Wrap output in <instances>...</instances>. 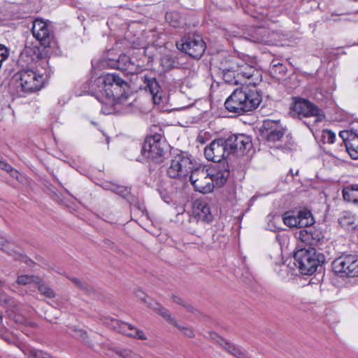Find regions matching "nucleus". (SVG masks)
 I'll return each mask as SVG.
<instances>
[{
    "label": "nucleus",
    "mask_w": 358,
    "mask_h": 358,
    "mask_svg": "<svg viewBox=\"0 0 358 358\" xmlns=\"http://www.w3.org/2000/svg\"><path fill=\"white\" fill-rule=\"evenodd\" d=\"M222 71L223 80L231 85L244 83L255 87L262 81V71L256 67V61L248 55L231 58Z\"/></svg>",
    "instance_id": "f257e3e1"
},
{
    "label": "nucleus",
    "mask_w": 358,
    "mask_h": 358,
    "mask_svg": "<svg viewBox=\"0 0 358 358\" xmlns=\"http://www.w3.org/2000/svg\"><path fill=\"white\" fill-rule=\"evenodd\" d=\"M92 89L100 103L106 104L107 101H113L115 104H122L128 98L129 85L117 73H105L93 82Z\"/></svg>",
    "instance_id": "f03ea898"
},
{
    "label": "nucleus",
    "mask_w": 358,
    "mask_h": 358,
    "mask_svg": "<svg viewBox=\"0 0 358 358\" xmlns=\"http://www.w3.org/2000/svg\"><path fill=\"white\" fill-rule=\"evenodd\" d=\"M51 69H41L38 66L24 69L15 73L12 78V85L17 96L22 97L41 90L49 78Z\"/></svg>",
    "instance_id": "7ed1b4c3"
},
{
    "label": "nucleus",
    "mask_w": 358,
    "mask_h": 358,
    "mask_svg": "<svg viewBox=\"0 0 358 358\" xmlns=\"http://www.w3.org/2000/svg\"><path fill=\"white\" fill-rule=\"evenodd\" d=\"M262 102V95L255 88L243 86L236 89L224 102L230 113L243 115L256 109Z\"/></svg>",
    "instance_id": "20e7f679"
},
{
    "label": "nucleus",
    "mask_w": 358,
    "mask_h": 358,
    "mask_svg": "<svg viewBox=\"0 0 358 358\" xmlns=\"http://www.w3.org/2000/svg\"><path fill=\"white\" fill-rule=\"evenodd\" d=\"M294 264L303 275H311L324 262V256L313 247L298 250L294 255Z\"/></svg>",
    "instance_id": "39448f33"
},
{
    "label": "nucleus",
    "mask_w": 358,
    "mask_h": 358,
    "mask_svg": "<svg viewBox=\"0 0 358 358\" xmlns=\"http://www.w3.org/2000/svg\"><path fill=\"white\" fill-rule=\"evenodd\" d=\"M168 145L161 133H155L146 137L141 148V154L155 164L162 163L167 154Z\"/></svg>",
    "instance_id": "423d86ee"
},
{
    "label": "nucleus",
    "mask_w": 358,
    "mask_h": 358,
    "mask_svg": "<svg viewBox=\"0 0 358 358\" xmlns=\"http://www.w3.org/2000/svg\"><path fill=\"white\" fill-rule=\"evenodd\" d=\"M177 48L194 59H199L204 53L206 46L199 34L185 36L176 43Z\"/></svg>",
    "instance_id": "0eeeda50"
},
{
    "label": "nucleus",
    "mask_w": 358,
    "mask_h": 358,
    "mask_svg": "<svg viewBox=\"0 0 358 358\" xmlns=\"http://www.w3.org/2000/svg\"><path fill=\"white\" fill-rule=\"evenodd\" d=\"M335 273L341 277L355 278L358 276V255H343L333 262Z\"/></svg>",
    "instance_id": "6e6552de"
},
{
    "label": "nucleus",
    "mask_w": 358,
    "mask_h": 358,
    "mask_svg": "<svg viewBox=\"0 0 358 358\" xmlns=\"http://www.w3.org/2000/svg\"><path fill=\"white\" fill-rule=\"evenodd\" d=\"M291 111L293 115H297L299 118L315 117V122L324 118L322 110L307 99H298L295 100L291 108Z\"/></svg>",
    "instance_id": "1a4fd4ad"
},
{
    "label": "nucleus",
    "mask_w": 358,
    "mask_h": 358,
    "mask_svg": "<svg viewBox=\"0 0 358 358\" xmlns=\"http://www.w3.org/2000/svg\"><path fill=\"white\" fill-rule=\"evenodd\" d=\"M190 173L189 179L196 191L203 194L213 191L212 180L206 167L200 166L194 169H192Z\"/></svg>",
    "instance_id": "9d476101"
},
{
    "label": "nucleus",
    "mask_w": 358,
    "mask_h": 358,
    "mask_svg": "<svg viewBox=\"0 0 358 358\" xmlns=\"http://www.w3.org/2000/svg\"><path fill=\"white\" fill-rule=\"evenodd\" d=\"M44 49L41 50L40 47L32 43L26 45L20 55V61L27 64L32 65L38 64L37 66H41V69H50L48 67V61L43 57Z\"/></svg>",
    "instance_id": "9b49d317"
},
{
    "label": "nucleus",
    "mask_w": 358,
    "mask_h": 358,
    "mask_svg": "<svg viewBox=\"0 0 358 358\" xmlns=\"http://www.w3.org/2000/svg\"><path fill=\"white\" fill-rule=\"evenodd\" d=\"M231 154L227 138H220L213 141L204 149V155L208 160L222 162V159Z\"/></svg>",
    "instance_id": "f8f14e48"
},
{
    "label": "nucleus",
    "mask_w": 358,
    "mask_h": 358,
    "mask_svg": "<svg viewBox=\"0 0 358 358\" xmlns=\"http://www.w3.org/2000/svg\"><path fill=\"white\" fill-rule=\"evenodd\" d=\"M193 169L192 160L181 155H176L171 162L167 175L172 178L186 177Z\"/></svg>",
    "instance_id": "ddd939ff"
},
{
    "label": "nucleus",
    "mask_w": 358,
    "mask_h": 358,
    "mask_svg": "<svg viewBox=\"0 0 358 358\" xmlns=\"http://www.w3.org/2000/svg\"><path fill=\"white\" fill-rule=\"evenodd\" d=\"M108 65L112 69H120L129 74H137L143 69V66L133 62L131 58L125 55L122 54L117 59L113 58H108Z\"/></svg>",
    "instance_id": "4468645a"
},
{
    "label": "nucleus",
    "mask_w": 358,
    "mask_h": 358,
    "mask_svg": "<svg viewBox=\"0 0 358 358\" xmlns=\"http://www.w3.org/2000/svg\"><path fill=\"white\" fill-rule=\"evenodd\" d=\"M207 169L213 189L215 187H222L226 183L229 176V165L226 162L217 163Z\"/></svg>",
    "instance_id": "2eb2a0df"
},
{
    "label": "nucleus",
    "mask_w": 358,
    "mask_h": 358,
    "mask_svg": "<svg viewBox=\"0 0 358 358\" xmlns=\"http://www.w3.org/2000/svg\"><path fill=\"white\" fill-rule=\"evenodd\" d=\"M284 134V129L278 122L271 120L264 121L262 135L268 143H275L280 141Z\"/></svg>",
    "instance_id": "dca6fc26"
},
{
    "label": "nucleus",
    "mask_w": 358,
    "mask_h": 358,
    "mask_svg": "<svg viewBox=\"0 0 358 358\" xmlns=\"http://www.w3.org/2000/svg\"><path fill=\"white\" fill-rule=\"evenodd\" d=\"M31 31L34 37L45 48L50 46L52 35L45 22L41 19H36L33 22Z\"/></svg>",
    "instance_id": "f3484780"
},
{
    "label": "nucleus",
    "mask_w": 358,
    "mask_h": 358,
    "mask_svg": "<svg viewBox=\"0 0 358 358\" xmlns=\"http://www.w3.org/2000/svg\"><path fill=\"white\" fill-rule=\"evenodd\" d=\"M149 306L153 310H156L157 313L160 315L166 322L177 327L185 336L189 338L194 337V331L191 327L180 325L176 319L172 317L169 310L162 306L161 304L155 302L150 304Z\"/></svg>",
    "instance_id": "a211bd4d"
},
{
    "label": "nucleus",
    "mask_w": 358,
    "mask_h": 358,
    "mask_svg": "<svg viewBox=\"0 0 358 358\" xmlns=\"http://www.w3.org/2000/svg\"><path fill=\"white\" fill-rule=\"evenodd\" d=\"M109 324L117 331L127 336L141 340L147 339V336L142 330L138 329L127 322L117 319H111Z\"/></svg>",
    "instance_id": "6ab92c4d"
},
{
    "label": "nucleus",
    "mask_w": 358,
    "mask_h": 358,
    "mask_svg": "<svg viewBox=\"0 0 358 358\" xmlns=\"http://www.w3.org/2000/svg\"><path fill=\"white\" fill-rule=\"evenodd\" d=\"M198 221L203 222H211L213 220V215L211 213L208 203L202 199H196L192 206V217Z\"/></svg>",
    "instance_id": "aec40b11"
},
{
    "label": "nucleus",
    "mask_w": 358,
    "mask_h": 358,
    "mask_svg": "<svg viewBox=\"0 0 358 358\" xmlns=\"http://www.w3.org/2000/svg\"><path fill=\"white\" fill-rule=\"evenodd\" d=\"M227 139L231 154L238 151L243 152L252 146L250 137L243 134H232L229 136Z\"/></svg>",
    "instance_id": "412c9836"
},
{
    "label": "nucleus",
    "mask_w": 358,
    "mask_h": 358,
    "mask_svg": "<svg viewBox=\"0 0 358 358\" xmlns=\"http://www.w3.org/2000/svg\"><path fill=\"white\" fill-rule=\"evenodd\" d=\"M299 239L309 247L317 245L322 238L321 233L315 229H301L298 234Z\"/></svg>",
    "instance_id": "4be33fe9"
},
{
    "label": "nucleus",
    "mask_w": 358,
    "mask_h": 358,
    "mask_svg": "<svg viewBox=\"0 0 358 358\" xmlns=\"http://www.w3.org/2000/svg\"><path fill=\"white\" fill-rule=\"evenodd\" d=\"M144 83L145 84V89L152 96L154 103L159 104L162 101V92L160 91V86L156 78L145 76Z\"/></svg>",
    "instance_id": "5701e85b"
},
{
    "label": "nucleus",
    "mask_w": 358,
    "mask_h": 358,
    "mask_svg": "<svg viewBox=\"0 0 358 358\" xmlns=\"http://www.w3.org/2000/svg\"><path fill=\"white\" fill-rule=\"evenodd\" d=\"M248 39L254 43L270 44L272 41L269 38L268 29L262 27H257L249 34Z\"/></svg>",
    "instance_id": "b1692460"
},
{
    "label": "nucleus",
    "mask_w": 358,
    "mask_h": 358,
    "mask_svg": "<svg viewBox=\"0 0 358 358\" xmlns=\"http://www.w3.org/2000/svg\"><path fill=\"white\" fill-rule=\"evenodd\" d=\"M345 201L358 206V184H352L343 189Z\"/></svg>",
    "instance_id": "393cba45"
},
{
    "label": "nucleus",
    "mask_w": 358,
    "mask_h": 358,
    "mask_svg": "<svg viewBox=\"0 0 358 358\" xmlns=\"http://www.w3.org/2000/svg\"><path fill=\"white\" fill-rule=\"evenodd\" d=\"M298 228H303L311 226L315 220L311 212L308 210H302L297 213Z\"/></svg>",
    "instance_id": "a878e982"
},
{
    "label": "nucleus",
    "mask_w": 358,
    "mask_h": 358,
    "mask_svg": "<svg viewBox=\"0 0 358 358\" xmlns=\"http://www.w3.org/2000/svg\"><path fill=\"white\" fill-rule=\"evenodd\" d=\"M217 342H219L220 345H222L227 352L231 353L236 358H243L246 355L245 352L241 350L238 347L232 345L222 338H220Z\"/></svg>",
    "instance_id": "bb28decb"
},
{
    "label": "nucleus",
    "mask_w": 358,
    "mask_h": 358,
    "mask_svg": "<svg viewBox=\"0 0 358 358\" xmlns=\"http://www.w3.org/2000/svg\"><path fill=\"white\" fill-rule=\"evenodd\" d=\"M346 150L353 159H358V135L352 136L350 141L346 143Z\"/></svg>",
    "instance_id": "cd10ccee"
},
{
    "label": "nucleus",
    "mask_w": 358,
    "mask_h": 358,
    "mask_svg": "<svg viewBox=\"0 0 358 358\" xmlns=\"http://www.w3.org/2000/svg\"><path fill=\"white\" fill-rule=\"evenodd\" d=\"M103 188L107 190H110L123 198H126L130 193V189L128 187L113 183H107L104 185Z\"/></svg>",
    "instance_id": "c85d7f7f"
},
{
    "label": "nucleus",
    "mask_w": 358,
    "mask_h": 358,
    "mask_svg": "<svg viewBox=\"0 0 358 358\" xmlns=\"http://www.w3.org/2000/svg\"><path fill=\"white\" fill-rule=\"evenodd\" d=\"M269 70L275 76L284 75L287 71L286 66L278 59H273Z\"/></svg>",
    "instance_id": "c756f323"
},
{
    "label": "nucleus",
    "mask_w": 358,
    "mask_h": 358,
    "mask_svg": "<svg viewBox=\"0 0 358 358\" xmlns=\"http://www.w3.org/2000/svg\"><path fill=\"white\" fill-rule=\"evenodd\" d=\"M166 20L173 27H180L182 24V19L177 12H169L166 14Z\"/></svg>",
    "instance_id": "7c9ffc66"
},
{
    "label": "nucleus",
    "mask_w": 358,
    "mask_h": 358,
    "mask_svg": "<svg viewBox=\"0 0 358 358\" xmlns=\"http://www.w3.org/2000/svg\"><path fill=\"white\" fill-rule=\"evenodd\" d=\"M17 282L23 285L31 283L37 285L41 282V279L38 276L24 275L19 276L17 279Z\"/></svg>",
    "instance_id": "2f4dec72"
},
{
    "label": "nucleus",
    "mask_w": 358,
    "mask_h": 358,
    "mask_svg": "<svg viewBox=\"0 0 358 358\" xmlns=\"http://www.w3.org/2000/svg\"><path fill=\"white\" fill-rule=\"evenodd\" d=\"M297 215H292L289 213H285L283 216V222L285 225L289 227H297L298 228V224H297Z\"/></svg>",
    "instance_id": "473e14b6"
},
{
    "label": "nucleus",
    "mask_w": 358,
    "mask_h": 358,
    "mask_svg": "<svg viewBox=\"0 0 358 358\" xmlns=\"http://www.w3.org/2000/svg\"><path fill=\"white\" fill-rule=\"evenodd\" d=\"M255 17L257 18L259 20L264 21L265 22H276V16L273 13H268L267 10H263L262 12L259 13L257 15H255Z\"/></svg>",
    "instance_id": "72a5a7b5"
},
{
    "label": "nucleus",
    "mask_w": 358,
    "mask_h": 358,
    "mask_svg": "<svg viewBox=\"0 0 358 358\" xmlns=\"http://www.w3.org/2000/svg\"><path fill=\"white\" fill-rule=\"evenodd\" d=\"M322 137L324 143H334L336 139V134L329 129H324L322 131Z\"/></svg>",
    "instance_id": "f704fd0d"
},
{
    "label": "nucleus",
    "mask_w": 358,
    "mask_h": 358,
    "mask_svg": "<svg viewBox=\"0 0 358 358\" xmlns=\"http://www.w3.org/2000/svg\"><path fill=\"white\" fill-rule=\"evenodd\" d=\"M38 290L45 296L48 298H54L55 296V293L50 287L45 284H38Z\"/></svg>",
    "instance_id": "c9c22d12"
},
{
    "label": "nucleus",
    "mask_w": 358,
    "mask_h": 358,
    "mask_svg": "<svg viewBox=\"0 0 358 358\" xmlns=\"http://www.w3.org/2000/svg\"><path fill=\"white\" fill-rule=\"evenodd\" d=\"M28 358H51L52 357L43 351L38 350H31L27 354Z\"/></svg>",
    "instance_id": "e433bc0d"
},
{
    "label": "nucleus",
    "mask_w": 358,
    "mask_h": 358,
    "mask_svg": "<svg viewBox=\"0 0 358 358\" xmlns=\"http://www.w3.org/2000/svg\"><path fill=\"white\" fill-rule=\"evenodd\" d=\"M274 270L282 278H285L288 275V266L284 263L276 264Z\"/></svg>",
    "instance_id": "4c0bfd02"
},
{
    "label": "nucleus",
    "mask_w": 358,
    "mask_h": 358,
    "mask_svg": "<svg viewBox=\"0 0 358 358\" xmlns=\"http://www.w3.org/2000/svg\"><path fill=\"white\" fill-rule=\"evenodd\" d=\"M172 299L173 301L178 303V304H180L182 306H184L185 308H187V310H188L190 312H193L194 311V308L192 305L187 303L183 299H182L181 297H180L179 296H176V295H173L172 296Z\"/></svg>",
    "instance_id": "58836bf2"
},
{
    "label": "nucleus",
    "mask_w": 358,
    "mask_h": 358,
    "mask_svg": "<svg viewBox=\"0 0 358 358\" xmlns=\"http://www.w3.org/2000/svg\"><path fill=\"white\" fill-rule=\"evenodd\" d=\"M356 135H357V134H355L352 131H348V130L341 131L339 133V136L343 140L345 145H346L347 141H350L351 138L352 137V136H356Z\"/></svg>",
    "instance_id": "ea45409f"
},
{
    "label": "nucleus",
    "mask_w": 358,
    "mask_h": 358,
    "mask_svg": "<svg viewBox=\"0 0 358 358\" xmlns=\"http://www.w3.org/2000/svg\"><path fill=\"white\" fill-rule=\"evenodd\" d=\"M10 247V243H8L4 238L0 237V249L6 251L10 255H13L12 252L9 250Z\"/></svg>",
    "instance_id": "a19ab883"
},
{
    "label": "nucleus",
    "mask_w": 358,
    "mask_h": 358,
    "mask_svg": "<svg viewBox=\"0 0 358 358\" xmlns=\"http://www.w3.org/2000/svg\"><path fill=\"white\" fill-rule=\"evenodd\" d=\"M339 222L342 226H346L348 224L352 225V224H354V223H355V218L353 216H350V215L348 217L343 216V217H341Z\"/></svg>",
    "instance_id": "79ce46f5"
},
{
    "label": "nucleus",
    "mask_w": 358,
    "mask_h": 358,
    "mask_svg": "<svg viewBox=\"0 0 358 358\" xmlns=\"http://www.w3.org/2000/svg\"><path fill=\"white\" fill-rule=\"evenodd\" d=\"M0 169L9 173L13 168L10 164L2 160L1 157H0Z\"/></svg>",
    "instance_id": "37998d69"
},
{
    "label": "nucleus",
    "mask_w": 358,
    "mask_h": 358,
    "mask_svg": "<svg viewBox=\"0 0 358 358\" xmlns=\"http://www.w3.org/2000/svg\"><path fill=\"white\" fill-rule=\"evenodd\" d=\"M121 355L123 358H136L137 355L131 351L124 350L121 352Z\"/></svg>",
    "instance_id": "c03bdc74"
},
{
    "label": "nucleus",
    "mask_w": 358,
    "mask_h": 358,
    "mask_svg": "<svg viewBox=\"0 0 358 358\" xmlns=\"http://www.w3.org/2000/svg\"><path fill=\"white\" fill-rule=\"evenodd\" d=\"M71 280L77 286L80 287H83V284L81 282V281L76 278H71Z\"/></svg>",
    "instance_id": "a18cd8bd"
},
{
    "label": "nucleus",
    "mask_w": 358,
    "mask_h": 358,
    "mask_svg": "<svg viewBox=\"0 0 358 358\" xmlns=\"http://www.w3.org/2000/svg\"><path fill=\"white\" fill-rule=\"evenodd\" d=\"M136 296L138 297L143 301H145L146 294L145 293H143V292H141V291H138L136 293Z\"/></svg>",
    "instance_id": "49530a36"
},
{
    "label": "nucleus",
    "mask_w": 358,
    "mask_h": 358,
    "mask_svg": "<svg viewBox=\"0 0 358 358\" xmlns=\"http://www.w3.org/2000/svg\"><path fill=\"white\" fill-rule=\"evenodd\" d=\"M10 175L16 179H18L19 173L17 170L15 169H13L12 171L9 172Z\"/></svg>",
    "instance_id": "de8ad7c7"
},
{
    "label": "nucleus",
    "mask_w": 358,
    "mask_h": 358,
    "mask_svg": "<svg viewBox=\"0 0 358 358\" xmlns=\"http://www.w3.org/2000/svg\"><path fill=\"white\" fill-rule=\"evenodd\" d=\"M78 333H79V334H80V335H81V336H83V335H85V334H86V333H85V332H84V331H81V330L78 331Z\"/></svg>",
    "instance_id": "09e8293b"
},
{
    "label": "nucleus",
    "mask_w": 358,
    "mask_h": 358,
    "mask_svg": "<svg viewBox=\"0 0 358 358\" xmlns=\"http://www.w3.org/2000/svg\"><path fill=\"white\" fill-rule=\"evenodd\" d=\"M102 111L103 112V113H106V114H109L111 113L110 111H105V110H103V109H102Z\"/></svg>",
    "instance_id": "8fccbe9b"
},
{
    "label": "nucleus",
    "mask_w": 358,
    "mask_h": 358,
    "mask_svg": "<svg viewBox=\"0 0 358 358\" xmlns=\"http://www.w3.org/2000/svg\"><path fill=\"white\" fill-rule=\"evenodd\" d=\"M1 284H2V282L0 280V285H1Z\"/></svg>",
    "instance_id": "3c124183"
},
{
    "label": "nucleus",
    "mask_w": 358,
    "mask_h": 358,
    "mask_svg": "<svg viewBox=\"0 0 358 358\" xmlns=\"http://www.w3.org/2000/svg\"><path fill=\"white\" fill-rule=\"evenodd\" d=\"M51 358H52V357H51Z\"/></svg>",
    "instance_id": "603ef678"
}]
</instances>
